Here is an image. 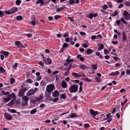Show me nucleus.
<instances>
[{"label": "nucleus", "mask_w": 130, "mask_h": 130, "mask_svg": "<svg viewBox=\"0 0 130 130\" xmlns=\"http://www.w3.org/2000/svg\"><path fill=\"white\" fill-rule=\"evenodd\" d=\"M29 100V98L26 96H23L22 100L23 102L21 103V105L23 106H26L28 103Z\"/></svg>", "instance_id": "obj_1"}, {"label": "nucleus", "mask_w": 130, "mask_h": 130, "mask_svg": "<svg viewBox=\"0 0 130 130\" xmlns=\"http://www.w3.org/2000/svg\"><path fill=\"white\" fill-rule=\"evenodd\" d=\"M78 87L76 85H73L69 88L70 93H73L76 92L77 90Z\"/></svg>", "instance_id": "obj_2"}, {"label": "nucleus", "mask_w": 130, "mask_h": 130, "mask_svg": "<svg viewBox=\"0 0 130 130\" xmlns=\"http://www.w3.org/2000/svg\"><path fill=\"white\" fill-rule=\"evenodd\" d=\"M55 89L54 85L53 84L47 85L46 87V90L49 93H51Z\"/></svg>", "instance_id": "obj_3"}, {"label": "nucleus", "mask_w": 130, "mask_h": 130, "mask_svg": "<svg viewBox=\"0 0 130 130\" xmlns=\"http://www.w3.org/2000/svg\"><path fill=\"white\" fill-rule=\"evenodd\" d=\"M123 15L126 20H128L130 19V15L127 11L125 10L123 11Z\"/></svg>", "instance_id": "obj_4"}, {"label": "nucleus", "mask_w": 130, "mask_h": 130, "mask_svg": "<svg viewBox=\"0 0 130 130\" xmlns=\"http://www.w3.org/2000/svg\"><path fill=\"white\" fill-rule=\"evenodd\" d=\"M90 114L94 118L97 120H99L100 119L99 118L95 117L98 114V112L97 111H94L93 110L91 109L90 110Z\"/></svg>", "instance_id": "obj_5"}, {"label": "nucleus", "mask_w": 130, "mask_h": 130, "mask_svg": "<svg viewBox=\"0 0 130 130\" xmlns=\"http://www.w3.org/2000/svg\"><path fill=\"white\" fill-rule=\"evenodd\" d=\"M15 44L17 45L16 46L19 48H23L25 47L19 41H16L15 42Z\"/></svg>", "instance_id": "obj_6"}, {"label": "nucleus", "mask_w": 130, "mask_h": 130, "mask_svg": "<svg viewBox=\"0 0 130 130\" xmlns=\"http://www.w3.org/2000/svg\"><path fill=\"white\" fill-rule=\"evenodd\" d=\"M89 16H87V17L89 18L90 19H92L93 17H96L97 16V14L96 13L93 14V13H89L88 14Z\"/></svg>", "instance_id": "obj_7"}, {"label": "nucleus", "mask_w": 130, "mask_h": 130, "mask_svg": "<svg viewBox=\"0 0 130 130\" xmlns=\"http://www.w3.org/2000/svg\"><path fill=\"white\" fill-rule=\"evenodd\" d=\"M78 116L76 115V114L74 113H71L67 117L68 118H73L75 117H78Z\"/></svg>", "instance_id": "obj_8"}, {"label": "nucleus", "mask_w": 130, "mask_h": 130, "mask_svg": "<svg viewBox=\"0 0 130 130\" xmlns=\"http://www.w3.org/2000/svg\"><path fill=\"white\" fill-rule=\"evenodd\" d=\"M43 98V96L41 95L38 97H35V101L36 102H40L41 101Z\"/></svg>", "instance_id": "obj_9"}, {"label": "nucleus", "mask_w": 130, "mask_h": 130, "mask_svg": "<svg viewBox=\"0 0 130 130\" xmlns=\"http://www.w3.org/2000/svg\"><path fill=\"white\" fill-rule=\"evenodd\" d=\"M43 56L44 57L43 61L45 63H46L47 64H51V60L50 59V58H47V61H46L45 58H44L43 55Z\"/></svg>", "instance_id": "obj_10"}, {"label": "nucleus", "mask_w": 130, "mask_h": 130, "mask_svg": "<svg viewBox=\"0 0 130 130\" xmlns=\"http://www.w3.org/2000/svg\"><path fill=\"white\" fill-rule=\"evenodd\" d=\"M34 92L33 91V89H30L26 93V95L28 96H30L35 94Z\"/></svg>", "instance_id": "obj_11"}, {"label": "nucleus", "mask_w": 130, "mask_h": 130, "mask_svg": "<svg viewBox=\"0 0 130 130\" xmlns=\"http://www.w3.org/2000/svg\"><path fill=\"white\" fill-rule=\"evenodd\" d=\"M98 50L99 51H100L101 50L103 49L104 46V45L102 44H98Z\"/></svg>", "instance_id": "obj_12"}, {"label": "nucleus", "mask_w": 130, "mask_h": 130, "mask_svg": "<svg viewBox=\"0 0 130 130\" xmlns=\"http://www.w3.org/2000/svg\"><path fill=\"white\" fill-rule=\"evenodd\" d=\"M0 53L3 54L5 57H7L9 54L8 52L3 51L0 52Z\"/></svg>", "instance_id": "obj_13"}, {"label": "nucleus", "mask_w": 130, "mask_h": 130, "mask_svg": "<svg viewBox=\"0 0 130 130\" xmlns=\"http://www.w3.org/2000/svg\"><path fill=\"white\" fill-rule=\"evenodd\" d=\"M5 119L9 120L11 119L12 118L11 116L7 113H5Z\"/></svg>", "instance_id": "obj_14"}, {"label": "nucleus", "mask_w": 130, "mask_h": 130, "mask_svg": "<svg viewBox=\"0 0 130 130\" xmlns=\"http://www.w3.org/2000/svg\"><path fill=\"white\" fill-rule=\"evenodd\" d=\"M69 2L70 4H75L76 3L78 4L79 3V0H76V1L74 0H69Z\"/></svg>", "instance_id": "obj_15"}, {"label": "nucleus", "mask_w": 130, "mask_h": 130, "mask_svg": "<svg viewBox=\"0 0 130 130\" xmlns=\"http://www.w3.org/2000/svg\"><path fill=\"white\" fill-rule=\"evenodd\" d=\"M24 94L25 92L21 89L19 93V96L20 97H21L23 96L24 95Z\"/></svg>", "instance_id": "obj_16"}, {"label": "nucleus", "mask_w": 130, "mask_h": 130, "mask_svg": "<svg viewBox=\"0 0 130 130\" xmlns=\"http://www.w3.org/2000/svg\"><path fill=\"white\" fill-rule=\"evenodd\" d=\"M62 86L63 88H64L67 87V84L64 80L62 81Z\"/></svg>", "instance_id": "obj_17"}, {"label": "nucleus", "mask_w": 130, "mask_h": 130, "mask_svg": "<svg viewBox=\"0 0 130 130\" xmlns=\"http://www.w3.org/2000/svg\"><path fill=\"white\" fill-rule=\"evenodd\" d=\"M85 43H83L82 45V46L85 48L88 47V45L89 44L88 42L87 41H86L85 42Z\"/></svg>", "instance_id": "obj_18"}, {"label": "nucleus", "mask_w": 130, "mask_h": 130, "mask_svg": "<svg viewBox=\"0 0 130 130\" xmlns=\"http://www.w3.org/2000/svg\"><path fill=\"white\" fill-rule=\"evenodd\" d=\"M10 100V98L8 96L6 98H3V102L4 103H7Z\"/></svg>", "instance_id": "obj_19"}, {"label": "nucleus", "mask_w": 130, "mask_h": 130, "mask_svg": "<svg viewBox=\"0 0 130 130\" xmlns=\"http://www.w3.org/2000/svg\"><path fill=\"white\" fill-rule=\"evenodd\" d=\"M7 96H8L10 98V99L11 98H16L15 97V94L14 93H12L11 94L8 95Z\"/></svg>", "instance_id": "obj_20"}, {"label": "nucleus", "mask_w": 130, "mask_h": 130, "mask_svg": "<svg viewBox=\"0 0 130 130\" xmlns=\"http://www.w3.org/2000/svg\"><path fill=\"white\" fill-rule=\"evenodd\" d=\"M94 51L92 49H87L86 53L88 55H90Z\"/></svg>", "instance_id": "obj_21"}, {"label": "nucleus", "mask_w": 130, "mask_h": 130, "mask_svg": "<svg viewBox=\"0 0 130 130\" xmlns=\"http://www.w3.org/2000/svg\"><path fill=\"white\" fill-rule=\"evenodd\" d=\"M18 10V9L16 7H14L11 10L12 14L16 12Z\"/></svg>", "instance_id": "obj_22"}, {"label": "nucleus", "mask_w": 130, "mask_h": 130, "mask_svg": "<svg viewBox=\"0 0 130 130\" xmlns=\"http://www.w3.org/2000/svg\"><path fill=\"white\" fill-rule=\"evenodd\" d=\"M36 3L37 4L39 3L43 4L44 3V0H38L36 2Z\"/></svg>", "instance_id": "obj_23"}, {"label": "nucleus", "mask_w": 130, "mask_h": 130, "mask_svg": "<svg viewBox=\"0 0 130 130\" xmlns=\"http://www.w3.org/2000/svg\"><path fill=\"white\" fill-rule=\"evenodd\" d=\"M123 34V38L122 40L123 41H125L126 39V37L125 33L123 32H122Z\"/></svg>", "instance_id": "obj_24"}, {"label": "nucleus", "mask_w": 130, "mask_h": 130, "mask_svg": "<svg viewBox=\"0 0 130 130\" xmlns=\"http://www.w3.org/2000/svg\"><path fill=\"white\" fill-rule=\"evenodd\" d=\"M79 67L82 69H86L87 68V67L84 64L80 65Z\"/></svg>", "instance_id": "obj_25"}, {"label": "nucleus", "mask_w": 130, "mask_h": 130, "mask_svg": "<svg viewBox=\"0 0 130 130\" xmlns=\"http://www.w3.org/2000/svg\"><path fill=\"white\" fill-rule=\"evenodd\" d=\"M85 76V74L83 73H79L78 74V77H84Z\"/></svg>", "instance_id": "obj_26"}, {"label": "nucleus", "mask_w": 130, "mask_h": 130, "mask_svg": "<svg viewBox=\"0 0 130 130\" xmlns=\"http://www.w3.org/2000/svg\"><path fill=\"white\" fill-rule=\"evenodd\" d=\"M91 67L92 69L96 70L97 68V66L94 64H92L91 65Z\"/></svg>", "instance_id": "obj_27"}, {"label": "nucleus", "mask_w": 130, "mask_h": 130, "mask_svg": "<svg viewBox=\"0 0 130 130\" xmlns=\"http://www.w3.org/2000/svg\"><path fill=\"white\" fill-rule=\"evenodd\" d=\"M96 55L98 56L100 58L102 59L103 58V56L100 54V53L99 52H97L96 53Z\"/></svg>", "instance_id": "obj_28"}, {"label": "nucleus", "mask_w": 130, "mask_h": 130, "mask_svg": "<svg viewBox=\"0 0 130 130\" xmlns=\"http://www.w3.org/2000/svg\"><path fill=\"white\" fill-rule=\"evenodd\" d=\"M118 14V12L117 11H116L114 12L113 13L111 14V16L112 17H115Z\"/></svg>", "instance_id": "obj_29"}, {"label": "nucleus", "mask_w": 130, "mask_h": 130, "mask_svg": "<svg viewBox=\"0 0 130 130\" xmlns=\"http://www.w3.org/2000/svg\"><path fill=\"white\" fill-rule=\"evenodd\" d=\"M37 111L36 108L32 110L30 112V113L31 115H33Z\"/></svg>", "instance_id": "obj_30"}, {"label": "nucleus", "mask_w": 130, "mask_h": 130, "mask_svg": "<svg viewBox=\"0 0 130 130\" xmlns=\"http://www.w3.org/2000/svg\"><path fill=\"white\" fill-rule=\"evenodd\" d=\"M13 103L14 102L13 101H11L10 102L8 103L7 104V106H12V105L13 104Z\"/></svg>", "instance_id": "obj_31"}, {"label": "nucleus", "mask_w": 130, "mask_h": 130, "mask_svg": "<svg viewBox=\"0 0 130 130\" xmlns=\"http://www.w3.org/2000/svg\"><path fill=\"white\" fill-rule=\"evenodd\" d=\"M25 83L31 84L33 82V81L31 79H28L25 81Z\"/></svg>", "instance_id": "obj_32"}, {"label": "nucleus", "mask_w": 130, "mask_h": 130, "mask_svg": "<svg viewBox=\"0 0 130 130\" xmlns=\"http://www.w3.org/2000/svg\"><path fill=\"white\" fill-rule=\"evenodd\" d=\"M53 96L55 97L57 96V90H55L52 93Z\"/></svg>", "instance_id": "obj_33"}, {"label": "nucleus", "mask_w": 130, "mask_h": 130, "mask_svg": "<svg viewBox=\"0 0 130 130\" xmlns=\"http://www.w3.org/2000/svg\"><path fill=\"white\" fill-rule=\"evenodd\" d=\"M69 45V44L66 43H63L62 46V47L63 48H64L66 47H68Z\"/></svg>", "instance_id": "obj_34"}, {"label": "nucleus", "mask_w": 130, "mask_h": 130, "mask_svg": "<svg viewBox=\"0 0 130 130\" xmlns=\"http://www.w3.org/2000/svg\"><path fill=\"white\" fill-rule=\"evenodd\" d=\"M21 1L19 0H17L16 1L15 4L17 5H19L21 3Z\"/></svg>", "instance_id": "obj_35"}, {"label": "nucleus", "mask_w": 130, "mask_h": 130, "mask_svg": "<svg viewBox=\"0 0 130 130\" xmlns=\"http://www.w3.org/2000/svg\"><path fill=\"white\" fill-rule=\"evenodd\" d=\"M17 19L18 20H21L23 19V18L21 16H18L16 17Z\"/></svg>", "instance_id": "obj_36"}, {"label": "nucleus", "mask_w": 130, "mask_h": 130, "mask_svg": "<svg viewBox=\"0 0 130 130\" xmlns=\"http://www.w3.org/2000/svg\"><path fill=\"white\" fill-rule=\"evenodd\" d=\"M89 127L90 125L86 123L84 125V127L85 128H87Z\"/></svg>", "instance_id": "obj_37"}, {"label": "nucleus", "mask_w": 130, "mask_h": 130, "mask_svg": "<svg viewBox=\"0 0 130 130\" xmlns=\"http://www.w3.org/2000/svg\"><path fill=\"white\" fill-rule=\"evenodd\" d=\"M96 80L98 83L101 82V79L98 77H95Z\"/></svg>", "instance_id": "obj_38"}, {"label": "nucleus", "mask_w": 130, "mask_h": 130, "mask_svg": "<svg viewBox=\"0 0 130 130\" xmlns=\"http://www.w3.org/2000/svg\"><path fill=\"white\" fill-rule=\"evenodd\" d=\"M84 80L85 81L90 82L91 81V80L90 79H89L87 78H84Z\"/></svg>", "instance_id": "obj_39"}, {"label": "nucleus", "mask_w": 130, "mask_h": 130, "mask_svg": "<svg viewBox=\"0 0 130 130\" xmlns=\"http://www.w3.org/2000/svg\"><path fill=\"white\" fill-rule=\"evenodd\" d=\"M60 97L62 99H64L65 98L66 96L64 94H62L60 95Z\"/></svg>", "instance_id": "obj_40"}, {"label": "nucleus", "mask_w": 130, "mask_h": 130, "mask_svg": "<svg viewBox=\"0 0 130 130\" xmlns=\"http://www.w3.org/2000/svg\"><path fill=\"white\" fill-rule=\"evenodd\" d=\"M28 89V87H24L22 89H21L22 91L25 93V92L27 91Z\"/></svg>", "instance_id": "obj_41"}, {"label": "nucleus", "mask_w": 130, "mask_h": 130, "mask_svg": "<svg viewBox=\"0 0 130 130\" xmlns=\"http://www.w3.org/2000/svg\"><path fill=\"white\" fill-rule=\"evenodd\" d=\"M15 103L17 105L20 104L21 103L20 100L18 99L15 102Z\"/></svg>", "instance_id": "obj_42"}, {"label": "nucleus", "mask_w": 130, "mask_h": 130, "mask_svg": "<svg viewBox=\"0 0 130 130\" xmlns=\"http://www.w3.org/2000/svg\"><path fill=\"white\" fill-rule=\"evenodd\" d=\"M10 83L13 84L15 81L14 79L13 78H12L10 79Z\"/></svg>", "instance_id": "obj_43"}, {"label": "nucleus", "mask_w": 130, "mask_h": 130, "mask_svg": "<svg viewBox=\"0 0 130 130\" xmlns=\"http://www.w3.org/2000/svg\"><path fill=\"white\" fill-rule=\"evenodd\" d=\"M107 4L109 6V7L110 8H112V5L111 4V3L109 2H108L107 3Z\"/></svg>", "instance_id": "obj_44"}, {"label": "nucleus", "mask_w": 130, "mask_h": 130, "mask_svg": "<svg viewBox=\"0 0 130 130\" xmlns=\"http://www.w3.org/2000/svg\"><path fill=\"white\" fill-rule=\"evenodd\" d=\"M72 74L74 77H78V74L75 73H72Z\"/></svg>", "instance_id": "obj_45"}, {"label": "nucleus", "mask_w": 130, "mask_h": 130, "mask_svg": "<svg viewBox=\"0 0 130 130\" xmlns=\"http://www.w3.org/2000/svg\"><path fill=\"white\" fill-rule=\"evenodd\" d=\"M69 36V34L68 32H66L63 36V37H68Z\"/></svg>", "instance_id": "obj_46"}, {"label": "nucleus", "mask_w": 130, "mask_h": 130, "mask_svg": "<svg viewBox=\"0 0 130 130\" xmlns=\"http://www.w3.org/2000/svg\"><path fill=\"white\" fill-rule=\"evenodd\" d=\"M0 71H2L3 72H5L4 69L2 67H0Z\"/></svg>", "instance_id": "obj_47"}, {"label": "nucleus", "mask_w": 130, "mask_h": 130, "mask_svg": "<svg viewBox=\"0 0 130 130\" xmlns=\"http://www.w3.org/2000/svg\"><path fill=\"white\" fill-rule=\"evenodd\" d=\"M107 8L108 7L107 5L106 4H105L103 7V8L104 10H106Z\"/></svg>", "instance_id": "obj_48"}, {"label": "nucleus", "mask_w": 130, "mask_h": 130, "mask_svg": "<svg viewBox=\"0 0 130 130\" xmlns=\"http://www.w3.org/2000/svg\"><path fill=\"white\" fill-rule=\"evenodd\" d=\"M127 75H130V70L127 69L126 71Z\"/></svg>", "instance_id": "obj_49"}, {"label": "nucleus", "mask_w": 130, "mask_h": 130, "mask_svg": "<svg viewBox=\"0 0 130 130\" xmlns=\"http://www.w3.org/2000/svg\"><path fill=\"white\" fill-rule=\"evenodd\" d=\"M121 20L122 22H123L124 23H126V22L124 18H121Z\"/></svg>", "instance_id": "obj_50"}, {"label": "nucleus", "mask_w": 130, "mask_h": 130, "mask_svg": "<svg viewBox=\"0 0 130 130\" xmlns=\"http://www.w3.org/2000/svg\"><path fill=\"white\" fill-rule=\"evenodd\" d=\"M114 73L115 76H116L117 75H119L120 73V72L118 71H116L115 72H114Z\"/></svg>", "instance_id": "obj_51"}, {"label": "nucleus", "mask_w": 130, "mask_h": 130, "mask_svg": "<svg viewBox=\"0 0 130 130\" xmlns=\"http://www.w3.org/2000/svg\"><path fill=\"white\" fill-rule=\"evenodd\" d=\"M45 85V82L43 81H41V84H40V85L41 86H44V85Z\"/></svg>", "instance_id": "obj_52"}, {"label": "nucleus", "mask_w": 130, "mask_h": 130, "mask_svg": "<svg viewBox=\"0 0 130 130\" xmlns=\"http://www.w3.org/2000/svg\"><path fill=\"white\" fill-rule=\"evenodd\" d=\"M69 70H68L66 71L64 74V75L66 76H67L69 75Z\"/></svg>", "instance_id": "obj_53"}, {"label": "nucleus", "mask_w": 130, "mask_h": 130, "mask_svg": "<svg viewBox=\"0 0 130 130\" xmlns=\"http://www.w3.org/2000/svg\"><path fill=\"white\" fill-rule=\"evenodd\" d=\"M5 13L7 14H12L11 11H8L5 12Z\"/></svg>", "instance_id": "obj_54"}, {"label": "nucleus", "mask_w": 130, "mask_h": 130, "mask_svg": "<svg viewBox=\"0 0 130 130\" xmlns=\"http://www.w3.org/2000/svg\"><path fill=\"white\" fill-rule=\"evenodd\" d=\"M97 38L96 36L95 35L92 36L91 37V39L92 40L94 39Z\"/></svg>", "instance_id": "obj_55"}, {"label": "nucleus", "mask_w": 130, "mask_h": 130, "mask_svg": "<svg viewBox=\"0 0 130 130\" xmlns=\"http://www.w3.org/2000/svg\"><path fill=\"white\" fill-rule=\"evenodd\" d=\"M31 23L32 25L33 26H35L36 25V23L35 21L34 20H33L31 22Z\"/></svg>", "instance_id": "obj_56"}, {"label": "nucleus", "mask_w": 130, "mask_h": 130, "mask_svg": "<svg viewBox=\"0 0 130 130\" xmlns=\"http://www.w3.org/2000/svg\"><path fill=\"white\" fill-rule=\"evenodd\" d=\"M125 4L127 6H130V3L128 2H125Z\"/></svg>", "instance_id": "obj_57"}, {"label": "nucleus", "mask_w": 130, "mask_h": 130, "mask_svg": "<svg viewBox=\"0 0 130 130\" xmlns=\"http://www.w3.org/2000/svg\"><path fill=\"white\" fill-rule=\"evenodd\" d=\"M104 54L105 55H106V54H108L109 52L107 50H106L105 49H104Z\"/></svg>", "instance_id": "obj_58"}, {"label": "nucleus", "mask_w": 130, "mask_h": 130, "mask_svg": "<svg viewBox=\"0 0 130 130\" xmlns=\"http://www.w3.org/2000/svg\"><path fill=\"white\" fill-rule=\"evenodd\" d=\"M41 79V76H39L37 77L36 80L39 81Z\"/></svg>", "instance_id": "obj_59"}, {"label": "nucleus", "mask_w": 130, "mask_h": 130, "mask_svg": "<svg viewBox=\"0 0 130 130\" xmlns=\"http://www.w3.org/2000/svg\"><path fill=\"white\" fill-rule=\"evenodd\" d=\"M114 31L118 35H120L121 34L119 32L117 29H115Z\"/></svg>", "instance_id": "obj_60"}, {"label": "nucleus", "mask_w": 130, "mask_h": 130, "mask_svg": "<svg viewBox=\"0 0 130 130\" xmlns=\"http://www.w3.org/2000/svg\"><path fill=\"white\" fill-rule=\"evenodd\" d=\"M70 40V38H67L65 39V41L66 42H69Z\"/></svg>", "instance_id": "obj_61"}, {"label": "nucleus", "mask_w": 130, "mask_h": 130, "mask_svg": "<svg viewBox=\"0 0 130 130\" xmlns=\"http://www.w3.org/2000/svg\"><path fill=\"white\" fill-rule=\"evenodd\" d=\"M79 33L82 36L85 35H86V33L85 32L82 31H80Z\"/></svg>", "instance_id": "obj_62"}, {"label": "nucleus", "mask_w": 130, "mask_h": 130, "mask_svg": "<svg viewBox=\"0 0 130 130\" xmlns=\"http://www.w3.org/2000/svg\"><path fill=\"white\" fill-rule=\"evenodd\" d=\"M17 63H15V64L14 65H13L12 66V67L13 68H16L17 67Z\"/></svg>", "instance_id": "obj_63"}, {"label": "nucleus", "mask_w": 130, "mask_h": 130, "mask_svg": "<svg viewBox=\"0 0 130 130\" xmlns=\"http://www.w3.org/2000/svg\"><path fill=\"white\" fill-rule=\"evenodd\" d=\"M10 112L12 113H15L16 112V111L14 109H12L11 110Z\"/></svg>", "instance_id": "obj_64"}]
</instances>
